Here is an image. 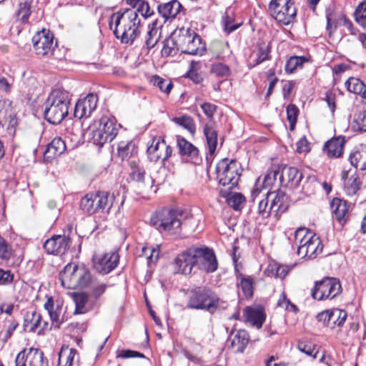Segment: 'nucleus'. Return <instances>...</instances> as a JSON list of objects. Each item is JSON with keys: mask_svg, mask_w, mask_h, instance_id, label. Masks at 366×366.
<instances>
[{"mask_svg": "<svg viewBox=\"0 0 366 366\" xmlns=\"http://www.w3.org/2000/svg\"><path fill=\"white\" fill-rule=\"evenodd\" d=\"M137 12H139L145 18L149 17L154 14L148 2L142 0L137 10H120L111 16L109 27L116 38L120 39L122 44H132L138 36L140 19Z\"/></svg>", "mask_w": 366, "mask_h": 366, "instance_id": "1", "label": "nucleus"}, {"mask_svg": "<svg viewBox=\"0 0 366 366\" xmlns=\"http://www.w3.org/2000/svg\"><path fill=\"white\" fill-rule=\"evenodd\" d=\"M61 285L69 290L84 289L93 282L89 268L84 264H67L59 274Z\"/></svg>", "mask_w": 366, "mask_h": 366, "instance_id": "2", "label": "nucleus"}, {"mask_svg": "<svg viewBox=\"0 0 366 366\" xmlns=\"http://www.w3.org/2000/svg\"><path fill=\"white\" fill-rule=\"evenodd\" d=\"M183 216L182 210L163 208L152 215L150 224L161 233L179 234L182 224V219Z\"/></svg>", "mask_w": 366, "mask_h": 366, "instance_id": "3", "label": "nucleus"}, {"mask_svg": "<svg viewBox=\"0 0 366 366\" xmlns=\"http://www.w3.org/2000/svg\"><path fill=\"white\" fill-rule=\"evenodd\" d=\"M220 299L209 287H195L189 290L187 307L192 310H204L214 314L220 307Z\"/></svg>", "mask_w": 366, "mask_h": 366, "instance_id": "4", "label": "nucleus"}, {"mask_svg": "<svg viewBox=\"0 0 366 366\" xmlns=\"http://www.w3.org/2000/svg\"><path fill=\"white\" fill-rule=\"evenodd\" d=\"M114 201V196L108 192L98 191L85 194L80 200L81 210L88 214H107L110 212Z\"/></svg>", "mask_w": 366, "mask_h": 366, "instance_id": "5", "label": "nucleus"}, {"mask_svg": "<svg viewBox=\"0 0 366 366\" xmlns=\"http://www.w3.org/2000/svg\"><path fill=\"white\" fill-rule=\"evenodd\" d=\"M294 235L295 243L298 244V256L313 259L322 252L323 247L319 237L309 229L305 227L298 228Z\"/></svg>", "mask_w": 366, "mask_h": 366, "instance_id": "6", "label": "nucleus"}, {"mask_svg": "<svg viewBox=\"0 0 366 366\" xmlns=\"http://www.w3.org/2000/svg\"><path fill=\"white\" fill-rule=\"evenodd\" d=\"M216 172L219 184L229 186L232 189L238 184L241 176V165L235 159L224 158L217 163Z\"/></svg>", "mask_w": 366, "mask_h": 366, "instance_id": "7", "label": "nucleus"}, {"mask_svg": "<svg viewBox=\"0 0 366 366\" xmlns=\"http://www.w3.org/2000/svg\"><path fill=\"white\" fill-rule=\"evenodd\" d=\"M269 9L272 18L282 25L293 23L297 16V9L292 0H272Z\"/></svg>", "mask_w": 366, "mask_h": 366, "instance_id": "8", "label": "nucleus"}, {"mask_svg": "<svg viewBox=\"0 0 366 366\" xmlns=\"http://www.w3.org/2000/svg\"><path fill=\"white\" fill-rule=\"evenodd\" d=\"M342 292V286L338 279L325 277L322 280L315 282L312 290V297L317 300L333 299Z\"/></svg>", "mask_w": 366, "mask_h": 366, "instance_id": "9", "label": "nucleus"}, {"mask_svg": "<svg viewBox=\"0 0 366 366\" xmlns=\"http://www.w3.org/2000/svg\"><path fill=\"white\" fill-rule=\"evenodd\" d=\"M195 273L199 270L213 273L218 268V261L212 249L194 246Z\"/></svg>", "mask_w": 366, "mask_h": 366, "instance_id": "10", "label": "nucleus"}, {"mask_svg": "<svg viewBox=\"0 0 366 366\" xmlns=\"http://www.w3.org/2000/svg\"><path fill=\"white\" fill-rule=\"evenodd\" d=\"M147 153L151 162L161 160L164 162L172 156V148L161 137H156L152 139L151 144H148Z\"/></svg>", "mask_w": 366, "mask_h": 366, "instance_id": "11", "label": "nucleus"}, {"mask_svg": "<svg viewBox=\"0 0 366 366\" xmlns=\"http://www.w3.org/2000/svg\"><path fill=\"white\" fill-rule=\"evenodd\" d=\"M194 246H192L179 254L174 259L177 273L189 275L195 273Z\"/></svg>", "mask_w": 366, "mask_h": 366, "instance_id": "12", "label": "nucleus"}, {"mask_svg": "<svg viewBox=\"0 0 366 366\" xmlns=\"http://www.w3.org/2000/svg\"><path fill=\"white\" fill-rule=\"evenodd\" d=\"M302 179V174L297 167L287 165L280 167L279 187L296 188L299 186Z\"/></svg>", "mask_w": 366, "mask_h": 366, "instance_id": "13", "label": "nucleus"}, {"mask_svg": "<svg viewBox=\"0 0 366 366\" xmlns=\"http://www.w3.org/2000/svg\"><path fill=\"white\" fill-rule=\"evenodd\" d=\"M97 102L98 97L94 94H89L84 98L79 99L75 104L74 117L79 119L89 117L96 109Z\"/></svg>", "mask_w": 366, "mask_h": 366, "instance_id": "14", "label": "nucleus"}, {"mask_svg": "<svg viewBox=\"0 0 366 366\" xmlns=\"http://www.w3.org/2000/svg\"><path fill=\"white\" fill-rule=\"evenodd\" d=\"M119 259L116 252L106 253L94 262V268L100 274H109L117 267Z\"/></svg>", "mask_w": 366, "mask_h": 366, "instance_id": "15", "label": "nucleus"}, {"mask_svg": "<svg viewBox=\"0 0 366 366\" xmlns=\"http://www.w3.org/2000/svg\"><path fill=\"white\" fill-rule=\"evenodd\" d=\"M237 286L241 288L243 295L247 299H251L254 295V278L249 275L243 274L237 264L234 267Z\"/></svg>", "mask_w": 366, "mask_h": 366, "instance_id": "16", "label": "nucleus"}, {"mask_svg": "<svg viewBox=\"0 0 366 366\" xmlns=\"http://www.w3.org/2000/svg\"><path fill=\"white\" fill-rule=\"evenodd\" d=\"M46 305L51 320V327L59 328L63 322L62 301L57 300L54 302L53 297H48Z\"/></svg>", "mask_w": 366, "mask_h": 366, "instance_id": "17", "label": "nucleus"}, {"mask_svg": "<svg viewBox=\"0 0 366 366\" xmlns=\"http://www.w3.org/2000/svg\"><path fill=\"white\" fill-rule=\"evenodd\" d=\"M330 206L333 217L343 226L348 219L349 206L347 202L339 198H334Z\"/></svg>", "mask_w": 366, "mask_h": 366, "instance_id": "18", "label": "nucleus"}, {"mask_svg": "<svg viewBox=\"0 0 366 366\" xmlns=\"http://www.w3.org/2000/svg\"><path fill=\"white\" fill-rule=\"evenodd\" d=\"M70 104L69 93L61 89L56 88L51 91L47 97V106L52 105L63 108H69Z\"/></svg>", "mask_w": 366, "mask_h": 366, "instance_id": "19", "label": "nucleus"}, {"mask_svg": "<svg viewBox=\"0 0 366 366\" xmlns=\"http://www.w3.org/2000/svg\"><path fill=\"white\" fill-rule=\"evenodd\" d=\"M245 321L259 329L264 320L265 315L262 307H247L244 310Z\"/></svg>", "mask_w": 366, "mask_h": 366, "instance_id": "20", "label": "nucleus"}, {"mask_svg": "<svg viewBox=\"0 0 366 366\" xmlns=\"http://www.w3.org/2000/svg\"><path fill=\"white\" fill-rule=\"evenodd\" d=\"M177 146L179 154L197 162L199 159V149L191 142L181 136H177Z\"/></svg>", "mask_w": 366, "mask_h": 366, "instance_id": "21", "label": "nucleus"}, {"mask_svg": "<svg viewBox=\"0 0 366 366\" xmlns=\"http://www.w3.org/2000/svg\"><path fill=\"white\" fill-rule=\"evenodd\" d=\"M69 239L65 236L54 235L47 239V254H63L69 246Z\"/></svg>", "mask_w": 366, "mask_h": 366, "instance_id": "22", "label": "nucleus"}, {"mask_svg": "<svg viewBox=\"0 0 366 366\" xmlns=\"http://www.w3.org/2000/svg\"><path fill=\"white\" fill-rule=\"evenodd\" d=\"M345 143V137L332 138L325 144L323 151L330 158H338L342 154Z\"/></svg>", "mask_w": 366, "mask_h": 366, "instance_id": "23", "label": "nucleus"}, {"mask_svg": "<svg viewBox=\"0 0 366 366\" xmlns=\"http://www.w3.org/2000/svg\"><path fill=\"white\" fill-rule=\"evenodd\" d=\"M274 197L271 200L270 209H273L274 215L278 218L281 214L287 211L289 204L288 198L282 191L277 190L273 192Z\"/></svg>", "mask_w": 366, "mask_h": 366, "instance_id": "24", "label": "nucleus"}, {"mask_svg": "<svg viewBox=\"0 0 366 366\" xmlns=\"http://www.w3.org/2000/svg\"><path fill=\"white\" fill-rule=\"evenodd\" d=\"M182 4L177 0H172L169 2L159 4L157 7L159 14L164 19V22L173 20L180 12Z\"/></svg>", "mask_w": 366, "mask_h": 366, "instance_id": "25", "label": "nucleus"}, {"mask_svg": "<svg viewBox=\"0 0 366 366\" xmlns=\"http://www.w3.org/2000/svg\"><path fill=\"white\" fill-rule=\"evenodd\" d=\"M95 122L105 135L112 134V140L117 137L119 129L121 127L120 124H117V121L114 117L102 116L99 119L95 120Z\"/></svg>", "mask_w": 366, "mask_h": 366, "instance_id": "26", "label": "nucleus"}, {"mask_svg": "<svg viewBox=\"0 0 366 366\" xmlns=\"http://www.w3.org/2000/svg\"><path fill=\"white\" fill-rule=\"evenodd\" d=\"M87 134L90 141L95 145L99 146V147H103V145L108 142H112V135H105L102 131L99 129L97 123L95 120L93 122L92 124L89 125L87 131Z\"/></svg>", "mask_w": 366, "mask_h": 366, "instance_id": "27", "label": "nucleus"}, {"mask_svg": "<svg viewBox=\"0 0 366 366\" xmlns=\"http://www.w3.org/2000/svg\"><path fill=\"white\" fill-rule=\"evenodd\" d=\"M270 47H255L247 59V66L252 69L262 62L269 59Z\"/></svg>", "mask_w": 366, "mask_h": 366, "instance_id": "28", "label": "nucleus"}, {"mask_svg": "<svg viewBox=\"0 0 366 366\" xmlns=\"http://www.w3.org/2000/svg\"><path fill=\"white\" fill-rule=\"evenodd\" d=\"M203 133L206 139L207 147L211 155L216 151L218 142V134L213 124L207 123L204 125Z\"/></svg>", "mask_w": 366, "mask_h": 366, "instance_id": "29", "label": "nucleus"}, {"mask_svg": "<svg viewBox=\"0 0 366 366\" xmlns=\"http://www.w3.org/2000/svg\"><path fill=\"white\" fill-rule=\"evenodd\" d=\"M234 332L230 334L231 346L236 348L237 352H243L249 341L248 332L244 330H239L232 338Z\"/></svg>", "mask_w": 366, "mask_h": 366, "instance_id": "30", "label": "nucleus"}, {"mask_svg": "<svg viewBox=\"0 0 366 366\" xmlns=\"http://www.w3.org/2000/svg\"><path fill=\"white\" fill-rule=\"evenodd\" d=\"M9 119V126L14 127L16 120L12 112L11 102L6 99H0V125L4 126V122Z\"/></svg>", "mask_w": 366, "mask_h": 366, "instance_id": "31", "label": "nucleus"}, {"mask_svg": "<svg viewBox=\"0 0 366 366\" xmlns=\"http://www.w3.org/2000/svg\"><path fill=\"white\" fill-rule=\"evenodd\" d=\"M69 108L62 107H55L52 105L47 106V122L52 124H60L67 116Z\"/></svg>", "mask_w": 366, "mask_h": 366, "instance_id": "32", "label": "nucleus"}, {"mask_svg": "<svg viewBox=\"0 0 366 366\" xmlns=\"http://www.w3.org/2000/svg\"><path fill=\"white\" fill-rule=\"evenodd\" d=\"M65 142L61 137H55L47 144V162L49 159H55L66 150Z\"/></svg>", "mask_w": 366, "mask_h": 366, "instance_id": "33", "label": "nucleus"}, {"mask_svg": "<svg viewBox=\"0 0 366 366\" xmlns=\"http://www.w3.org/2000/svg\"><path fill=\"white\" fill-rule=\"evenodd\" d=\"M289 271L290 269L287 266L282 265L275 261H271L269 262L264 273L269 277L284 279Z\"/></svg>", "mask_w": 366, "mask_h": 366, "instance_id": "34", "label": "nucleus"}, {"mask_svg": "<svg viewBox=\"0 0 366 366\" xmlns=\"http://www.w3.org/2000/svg\"><path fill=\"white\" fill-rule=\"evenodd\" d=\"M349 160L356 169L366 170V146L350 154Z\"/></svg>", "mask_w": 366, "mask_h": 366, "instance_id": "35", "label": "nucleus"}, {"mask_svg": "<svg viewBox=\"0 0 366 366\" xmlns=\"http://www.w3.org/2000/svg\"><path fill=\"white\" fill-rule=\"evenodd\" d=\"M118 155L122 160L129 159L137 154V147L132 142H120L118 145Z\"/></svg>", "mask_w": 366, "mask_h": 366, "instance_id": "36", "label": "nucleus"}, {"mask_svg": "<svg viewBox=\"0 0 366 366\" xmlns=\"http://www.w3.org/2000/svg\"><path fill=\"white\" fill-rule=\"evenodd\" d=\"M224 31L227 34H230L235 31L242 24L241 21H237L234 19L233 13L229 11H226L225 15L222 19Z\"/></svg>", "mask_w": 366, "mask_h": 366, "instance_id": "37", "label": "nucleus"}, {"mask_svg": "<svg viewBox=\"0 0 366 366\" xmlns=\"http://www.w3.org/2000/svg\"><path fill=\"white\" fill-rule=\"evenodd\" d=\"M172 121L187 129L192 135H194L196 132V124L194 119L188 115H182L181 117H176L172 119Z\"/></svg>", "mask_w": 366, "mask_h": 366, "instance_id": "38", "label": "nucleus"}, {"mask_svg": "<svg viewBox=\"0 0 366 366\" xmlns=\"http://www.w3.org/2000/svg\"><path fill=\"white\" fill-rule=\"evenodd\" d=\"M41 321V316L36 312H27L24 316V329L30 332H34L39 327Z\"/></svg>", "mask_w": 366, "mask_h": 366, "instance_id": "39", "label": "nucleus"}, {"mask_svg": "<svg viewBox=\"0 0 366 366\" xmlns=\"http://www.w3.org/2000/svg\"><path fill=\"white\" fill-rule=\"evenodd\" d=\"M159 37L158 20L156 19L149 25V30L145 37L146 46H156L158 43Z\"/></svg>", "mask_w": 366, "mask_h": 366, "instance_id": "40", "label": "nucleus"}, {"mask_svg": "<svg viewBox=\"0 0 366 366\" xmlns=\"http://www.w3.org/2000/svg\"><path fill=\"white\" fill-rule=\"evenodd\" d=\"M129 164L132 170L129 174L131 179L133 181L144 183L146 175L144 169L142 167H140L134 160L130 161Z\"/></svg>", "mask_w": 366, "mask_h": 366, "instance_id": "41", "label": "nucleus"}, {"mask_svg": "<svg viewBox=\"0 0 366 366\" xmlns=\"http://www.w3.org/2000/svg\"><path fill=\"white\" fill-rule=\"evenodd\" d=\"M277 177H280V166H274L269 169L262 181L263 187L269 188L274 186L277 181Z\"/></svg>", "mask_w": 366, "mask_h": 366, "instance_id": "42", "label": "nucleus"}, {"mask_svg": "<svg viewBox=\"0 0 366 366\" xmlns=\"http://www.w3.org/2000/svg\"><path fill=\"white\" fill-rule=\"evenodd\" d=\"M73 300L75 303L74 314H84L86 312L85 308L86 304L88 302V296L85 293H73Z\"/></svg>", "mask_w": 366, "mask_h": 366, "instance_id": "43", "label": "nucleus"}, {"mask_svg": "<svg viewBox=\"0 0 366 366\" xmlns=\"http://www.w3.org/2000/svg\"><path fill=\"white\" fill-rule=\"evenodd\" d=\"M347 90L362 96L365 92L366 85L359 79L351 77L345 83Z\"/></svg>", "mask_w": 366, "mask_h": 366, "instance_id": "44", "label": "nucleus"}, {"mask_svg": "<svg viewBox=\"0 0 366 366\" xmlns=\"http://www.w3.org/2000/svg\"><path fill=\"white\" fill-rule=\"evenodd\" d=\"M360 182L355 175H352L347 179H345L344 189L349 196L355 195L360 189Z\"/></svg>", "mask_w": 366, "mask_h": 366, "instance_id": "45", "label": "nucleus"}, {"mask_svg": "<svg viewBox=\"0 0 366 366\" xmlns=\"http://www.w3.org/2000/svg\"><path fill=\"white\" fill-rule=\"evenodd\" d=\"M347 317V314L345 310L337 308L331 310V324L333 327L335 325L342 326Z\"/></svg>", "mask_w": 366, "mask_h": 366, "instance_id": "46", "label": "nucleus"}, {"mask_svg": "<svg viewBox=\"0 0 366 366\" xmlns=\"http://www.w3.org/2000/svg\"><path fill=\"white\" fill-rule=\"evenodd\" d=\"M77 352L74 349H70L67 352L66 351H61L59 354V363L58 366H72L74 356Z\"/></svg>", "mask_w": 366, "mask_h": 366, "instance_id": "47", "label": "nucleus"}, {"mask_svg": "<svg viewBox=\"0 0 366 366\" xmlns=\"http://www.w3.org/2000/svg\"><path fill=\"white\" fill-rule=\"evenodd\" d=\"M274 193H269V192L267 193V197L265 199H262L258 204V214L262 217V218H267L269 216H271L272 214H274L273 209H270V206L268 207V202H269V198Z\"/></svg>", "mask_w": 366, "mask_h": 366, "instance_id": "48", "label": "nucleus"}, {"mask_svg": "<svg viewBox=\"0 0 366 366\" xmlns=\"http://www.w3.org/2000/svg\"><path fill=\"white\" fill-rule=\"evenodd\" d=\"M227 203L234 210L240 211L242 209V205L245 203L246 199L243 194L241 193H234L227 199Z\"/></svg>", "mask_w": 366, "mask_h": 366, "instance_id": "49", "label": "nucleus"}, {"mask_svg": "<svg viewBox=\"0 0 366 366\" xmlns=\"http://www.w3.org/2000/svg\"><path fill=\"white\" fill-rule=\"evenodd\" d=\"M210 72L217 77H227L230 74V69L222 63H215L212 64Z\"/></svg>", "mask_w": 366, "mask_h": 366, "instance_id": "50", "label": "nucleus"}, {"mask_svg": "<svg viewBox=\"0 0 366 366\" xmlns=\"http://www.w3.org/2000/svg\"><path fill=\"white\" fill-rule=\"evenodd\" d=\"M306 61V58L304 56H292L286 62L285 69V71L290 74L294 72L297 66H302Z\"/></svg>", "mask_w": 366, "mask_h": 366, "instance_id": "51", "label": "nucleus"}, {"mask_svg": "<svg viewBox=\"0 0 366 366\" xmlns=\"http://www.w3.org/2000/svg\"><path fill=\"white\" fill-rule=\"evenodd\" d=\"M31 14V5L29 2H21L19 4V9L16 13L18 19L25 23L28 21Z\"/></svg>", "mask_w": 366, "mask_h": 366, "instance_id": "52", "label": "nucleus"}, {"mask_svg": "<svg viewBox=\"0 0 366 366\" xmlns=\"http://www.w3.org/2000/svg\"><path fill=\"white\" fill-rule=\"evenodd\" d=\"M356 21L362 27L366 28V2H362L355 12Z\"/></svg>", "mask_w": 366, "mask_h": 366, "instance_id": "53", "label": "nucleus"}, {"mask_svg": "<svg viewBox=\"0 0 366 366\" xmlns=\"http://www.w3.org/2000/svg\"><path fill=\"white\" fill-rule=\"evenodd\" d=\"M298 114L299 109L296 105L290 104L287 107V118L290 122V127L291 130L294 129Z\"/></svg>", "mask_w": 366, "mask_h": 366, "instance_id": "54", "label": "nucleus"}, {"mask_svg": "<svg viewBox=\"0 0 366 366\" xmlns=\"http://www.w3.org/2000/svg\"><path fill=\"white\" fill-rule=\"evenodd\" d=\"M11 247L6 239L0 234V258L9 259L11 257Z\"/></svg>", "mask_w": 366, "mask_h": 366, "instance_id": "55", "label": "nucleus"}, {"mask_svg": "<svg viewBox=\"0 0 366 366\" xmlns=\"http://www.w3.org/2000/svg\"><path fill=\"white\" fill-rule=\"evenodd\" d=\"M184 78H188L195 84H199L202 81L203 79L200 74L194 69V61H192L189 65V69L183 76Z\"/></svg>", "mask_w": 366, "mask_h": 366, "instance_id": "56", "label": "nucleus"}, {"mask_svg": "<svg viewBox=\"0 0 366 366\" xmlns=\"http://www.w3.org/2000/svg\"><path fill=\"white\" fill-rule=\"evenodd\" d=\"M354 122L357 124L358 130L366 132V109L357 113L355 115Z\"/></svg>", "mask_w": 366, "mask_h": 366, "instance_id": "57", "label": "nucleus"}, {"mask_svg": "<svg viewBox=\"0 0 366 366\" xmlns=\"http://www.w3.org/2000/svg\"><path fill=\"white\" fill-rule=\"evenodd\" d=\"M117 357L123 359H128L132 357L145 358V355L143 353L137 351L131 350H122L117 351Z\"/></svg>", "mask_w": 366, "mask_h": 366, "instance_id": "58", "label": "nucleus"}, {"mask_svg": "<svg viewBox=\"0 0 366 366\" xmlns=\"http://www.w3.org/2000/svg\"><path fill=\"white\" fill-rule=\"evenodd\" d=\"M316 319L318 322H321L324 325L333 328L331 324V310H325L318 313L316 315Z\"/></svg>", "mask_w": 366, "mask_h": 366, "instance_id": "59", "label": "nucleus"}, {"mask_svg": "<svg viewBox=\"0 0 366 366\" xmlns=\"http://www.w3.org/2000/svg\"><path fill=\"white\" fill-rule=\"evenodd\" d=\"M201 109L209 120H212L214 114L217 109L215 104L205 102L201 104Z\"/></svg>", "mask_w": 366, "mask_h": 366, "instance_id": "60", "label": "nucleus"}, {"mask_svg": "<svg viewBox=\"0 0 366 366\" xmlns=\"http://www.w3.org/2000/svg\"><path fill=\"white\" fill-rule=\"evenodd\" d=\"M14 280V274L10 270H4L0 268V285L11 284Z\"/></svg>", "mask_w": 366, "mask_h": 366, "instance_id": "61", "label": "nucleus"}, {"mask_svg": "<svg viewBox=\"0 0 366 366\" xmlns=\"http://www.w3.org/2000/svg\"><path fill=\"white\" fill-rule=\"evenodd\" d=\"M187 36H183L184 38V44H202V38L195 32H189L187 31Z\"/></svg>", "mask_w": 366, "mask_h": 366, "instance_id": "62", "label": "nucleus"}, {"mask_svg": "<svg viewBox=\"0 0 366 366\" xmlns=\"http://www.w3.org/2000/svg\"><path fill=\"white\" fill-rule=\"evenodd\" d=\"M297 348L300 352L306 354L307 355L312 356L313 358H316L317 352H315L314 354V351H315L314 347L309 345H306L304 342H299L297 345Z\"/></svg>", "mask_w": 366, "mask_h": 366, "instance_id": "63", "label": "nucleus"}, {"mask_svg": "<svg viewBox=\"0 0 366 366\" xmlns=\"http://www.w3.org/2000/svg\"><path fill=\"white\" fill-rule=\"evenodd\" d=\"M108 285L104 283H101L97 285L93 286L92 290V295L95 299H99L106 291Z\"/></svg>", "mask_w": 366, "mask_h": 366, "instance_id": "64", "label": "nucleus"}]
</instances>
